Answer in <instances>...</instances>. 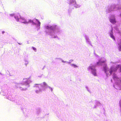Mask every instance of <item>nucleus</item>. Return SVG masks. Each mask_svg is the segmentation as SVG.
Masks as SVG:
<instances>
[{"label": "nucleus", "instance_id": "20e7f679", "mask_svg": "<svg viewBox=\"0 0 121 121\" xmlns=\"http://www.w3.org/2000/svg\"><path fill=\"white\" fill-rule=\"evenodd\" d=\"M110 22L112 23H116V21L115 19H110Z\"/></svg>", "mask_w": 121, "mask_h": 121}, {"label": "nucleus", "instance_id": "a211bd4d", "mask_svg": "<svg viewBox=\"0 0 121 121\" xmlns=\"http://www.w3.org/2000/svg\"><path fill=\"white\" fill-rule=\"evenodd\" d=\"M15 18L16 19V17H15Z\"/></svg>", "mask_w": 121, "mask_h": 121}, {"label": "nucleus", "instance_id": "0eeeda50", "mask_svg": "<svg viewBox=\"0 0 121 121\" xmlns=\"http://www.w3.org/2000/svg\"><path fill=\"white\" fill-rule=\"evenodd\" d=\"M71 66L73 67L74 68H76L78 67V66L76 65H75L74 64H71Z\"/></svg>", "mask_w": 121, "mask_h": 121}, {"label": "nucleus", "instance_id": "4468645a", "mask_svg": "<svg viewBox=\"0 0 121 121\" xmlns=\"http://www.w3.org/2000/svg\"><path fill=\"white\" fill-rule=\"evenodd\" d=\"M116 78V77H113V78L114 79H115V78Z\"/></svg>", "mask_w": 121, "mask_h": 121}, {"label": "nucleus", "instance_id": "1a4fd4ad", "mask_svg": "<svg viewBox=\"0 0 121 121\" xmlns=\"http://www.w3.org/2000/svg\"><path fill=\"white\" fill-rule=\"evenodd\" d=\"M36 20L38 22L39 26L40 25V22L38 20V19H36Z\"/></svg>", "mask_w": 121, "mask_h": 121}, {"label": "nucleus", "instance_id": "ddd939ff", "mask_svg": "<svg viewBox=\"0 0 121 121\" xmlns=\"http://www.w3.org/2000/svg\"><path fill=\"white\" fill-rule=\"evenodd\" d=\"M49 89L51 90V91H52V90H53L52 88L51 87L49 86Z\"/></svg>", "mask_w": 121, "mask_h": 121}, {"label": "nucleus", "instance_id": "dca6fc26", "mask_svg": "<svg viewBox=\"0 0 121 121\" xmlns=\"http://www.w3.org/2000/svg\"><path fill=\"white\" fill-rule=\"evenodd\" d=\"M39 85V84H35V85Z\"/></svg>", "mask_w": 121, "mask_h": 121}, {"label": "nucleus", "instance_id": "f8f14e48", "mask_svg": "<svg viewBox=\"0 0 121 121\" xmlns=\"http://www.w3.org/2000/svg\"><path fill=\"white\" fill-rule=\"evenodd\" d=\"M32 48L35 51H36V48H34V47H32Z\"/></svg>", "mask_w": 121, "mask_h": 121}, {"label": "nucleus", "instance_id": "7ed1b4c3", "mask_svg": "<svg viewBox=\"0 0 121 121\" xmlns=\"http://www.w3.org/2000/svg\"><path fill=\"white\" fill-rule=\"evenodd\" d=\"M118 45H119L118 47V49L120 51H121V39L120 40L119 43H118Z\"/></svg>", "mask_w": 121, "mask_h": 121}, {"label": "nucleus", "instance_id": "6ab92c4d", "mask_svg": "<svg viewBox=\"0 0 121 121\" xmlns=\"http://www.w3.org/2000/svg\"><path fill=\"white\" fill-rule=\"evenodd\" d=\"M36 92L37 93V91H36Z\"/></svg>", "mask_w": 121, "mask_h": 121}, {"label": "nucleus", "instance_id": "f257e3e1", "mask_svg": "<svg viewBox=\"0 0 121 121\" xmlns=\"http://www.w3.org/2000/svg\"><path fill=\"white\" fill-rule=\"evenodd\" d=\"M120 66V65H118L115 67H111L108 70V68L105 67H104V70L105 72L106 73H108V71H109V72L110 74H111L112 73L115 72L117 70L119 67Z\"/></svg>", "mask_w": 121, "mask_h": 121}, {"label": "nucleus", "instance_id": "9d476101", "mask_svg": "<svg viewBox=\"0 0 121 121\" xmlns=\"http://www.w3.org/2000/svg\"><path fill=\"white\" fill-rule=\"evenodd\" d=\"M70 1L71 3H72V2L74 3H76V2L74 0H70Z\"/></svg>", "mask_w": 121, "mask_h": 121}, {"label": "nucleus", "instance_id": "39448f33", "mask_svg": "<svg viewBox=\"0 0 121 121\" xmlns=\"http://www.w3.org/2000/svg\"><path fill=\"white\" fill-rule=\"evenodd\" d=\"M26 22L25 24H27L30 23H32L33 24H35V23L33 22V21H32V20L31 19H30L28 22Z\"/></svg>", "mask_w": 121, "mask_h": 121}, {"label": "nucleus", "instance_id": "6e6552de", "mask_svg": "<svg viewBox=\"0 0 121 121\" xmlns=\"http://www.w3.org/2000/svg\"><path fill=\"white\" fill-rule=\"evenodd\" d=\"M111 37L113 39H115V38L114 36L112 34H111L110 35Z\"/></svg>", "mask_w": 121, "mask_h": 121}, {"label": "nucleus", "instance_id": "f03ea898", "mask_svg": "<svg viewBox=\"0 0 121 121\" xmlns=\"http://www.w3.org/2000/svg\"><path fill=\"white\" fill-rule=\"evenodd\" d=\"M17 21H19L20 22L22 23H26V22H27V21H26L25 18L24 17H20V19H17Z\"/></svg>", "mask_w": 121, "mask_h": 121}, {"label": "nucleus", "instance_id": "423d86ee", "mask_svg": "<svg viewBox=\"0 0 121 121\" xmlns=\"http://www.w3.org/2000/svg\"><path fill=\"white\" fill-rule=\"evenodd\" d=\"M96 70L95 69H94L92 71V73L95 76H96V73L95 72Z\"/></svg>", "mask_w": 121, "mask_h": 121}, {"label": "nucleus", "instance_id": "9b49d317", "mask_svg": "<svg viewBox=\"0 0 121 121\" xmlns=\"http://www.w3.org/2000/svg\"><path fill=\"white\" fill-rule=\"evenodd\" d=\"M43 84L44 86H46L47 85V84L46 82H43Z\"/></svg>", "mask_w": 121, "mask_h": 121}, {"label": "nucleus", "instance_id": "f3484780", "mask_svg": "<svg viewBox=\"0 0 121 121\" xmlns=\"http://www.w3.org/2000/svg\"><path fill=\"white\" fill-rule=\"evenodd\" d=\"M90 68L91 69H92L91 68V67H90Z\"/></svg>", "mask_w": 121, "mask_h": 121}, {"label": "nucleus", "instance_id": "2eb2a0df", "mask_svg": "<svg viewBox=\"0 0 121 121\" xmlns=\"http://www.w3.org/2000/svg\"><path fill=\"white\" fill-rule=\"evenodd\" d=\"M5 32L4 31H3L2 32V33L3 34Z\"/></svg>", "mask_w": 121, "mask_h": 121}]
</instances>
